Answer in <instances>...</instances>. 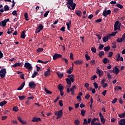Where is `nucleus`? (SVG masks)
Returning a JSON list of instances; mask_svg holds the SVG:
<instances>
[{"label":"nucleus","instance_id":"17","mask_svg":"<svg viewBox=\"0 0 125 125\" xmlns=\"http://www.w3.org/2000/svg\"><path fill=\"white\" fill-rule=\"evenodd\" d=\"M119 24H120L119 21H117L115 22L114 24V31H117L118 30V26H119Z\"/></svg>","mask_w":125,"mask_h":125},{"label":"nucleus","instance_id":"12","mask_svg":"<svg viewBox=\"0 0 125 125\" xmlns=\"http://www.w3.org/2000/svg\"><path fill=\"white\" fill-rule=\"evenodd\" d=\"M62 115H63V111L62 110H60L58 111V115L57 117H56V119L58 120V119H60L61 117H62Z\"/></svg>","mask_w":125,"mask_h":125},{"label":"nucleus","instance_id":"19","mask_svg":"<svg viewBox=\"0 0 125 125\" xmlns=\"http://www.w3.org/2000/svg\"><path fill=\"white\" fill-rule=\"evenodd\" d=\"M72 24V21L71 20L69 21L68 22H66V25L67 27V30L70 31V27H71V24Z\"/></svg>","mask_w":125,"mask_h":125},{"label":"nucleus","instance_id":"53","mask_svg":"<svg viewBox=\"0 0 125 125\" xmlns=\"http://www.w3.org/2000/svg\"><path fill=\"white\" fill-rule=\"evenodd\" d=\"M12 15H14V16H17V11L15 10L13 11L12 12Z\"/></svg>","mask_w":125,"mask_h":125},{"label":"nucleus","instance_id":"7","mask_svg":"<svg viewBox=\"0 0 125 125\" xmlns=\"http://www.w3.org/2000/svg\"><path fill=\"white\" fill-rule=\"evenodd\" d=\"M59 58H62V55L59 54L58 53H55L53 56V60H56V59H58Z\"/></svg>","mask_w":125,"mask_h":125},{"label":"nucleus","instance_id":"61","mask_svg":"<svg viewBox=\"0 0 125 125\" xmlns=\"http://www.w3.org/2000/svg\"><path fill=\"white\" fill-rule=\"evenodd\" d=\"M62 61H65V63H66V64H68V59L66 58H62Z\"/></svg>","mask_w":125,"mask_h":125},{"label":"nucleus","instance_id":"49","mask_svg":"<svg viewBox=\"0 0 125 125\" xmlns=\"http://www.w3.org/2000/svg\"><path fill=\"white\" fill-rule=\"evenodd\" d=\"M96 79H97V76L96 75H93L91 78V81H94Z\"/></svg>","mask_w":125,"mask_h":125},{"label":"nucleus","instance_id":"9","mask_svg":"<svg viewBox=\"0 0 125 125\" xmlns=\"http://www.w3.org/2000/svg\"><path fill=\"white\" fill-rule=\"evenodd\" d=\"M8 10H9V7L7 5H5L4 6V9L3 8H1L0 9V12L3 13L4 11H8Z\"/></svg>","mask_w":125,"mask_h":125},{"label":"nucleus","instance_id":"56","mask_svg":"<svg viewBox=\"0 0 125 125\" xmlns=\"http://www.w3.org/2000/svg\"><path fill=\"white\" fill-rule=\"evenodd\" d=\"M113 11L114 13H118V12H119V8H114Z\"/></svg>","mask_w":125,"mask_h":125},{"label":"nucleus","instance_id":"20","mask_svg":"<svg viewBox=\"0 0 125 125\" xmlns=\"http://www.w3.org/2000/svg\"><path fill=\"white\" fill-rule=\"evenodd\" d=\"M65 81L67 84H69V86H71V84H72V80L70 79V78H66Z\"/></svg>","mask_w":125,"mask_h":125},{"label":"nucleus","instance_id":"22","mask_svg":"<svg viewBox=\"0 0 125 125\" xmlns=\"http://www.w3.org/2000/svg\"><path fill=\"white\" fill-rule=\"evenodd\" d=\"M58 88L60 91H63V89H64V87L62 86V84H59L58 86Z\"/></svg>","mask_w":125,"mask_h":125},{"label":"nucleus","instance_id":"63","mask_svg":"<svg viewBox=\"0 0 125 125\" xmlns=\"http://www.w3.org/2000/svg\"><path fill=\"white\" fill-rule=\"evenodd\" d=\"M48 13H49V11H47V12H46L44 14V17H47Z\"/></svg>","mask_w":125,"mask_h":125},{"label":"nucleus","instance_id":"51","mask_svg":"<svg viewBox=\"0 0 125 125\" xmlns=\"http://www.w3.org/2000/svg\"><path fill=\"white\" fill-rule=\"evenodd\" d=\"M116 61L117 62H119V61H124V58H123V57H121L119 59H117Z\"/></svg>","mask_w":125,"mask_h":125},{"label":"nucleus","instance_id":"21","mask_svg":"<svg viewBox=\"0 0 125 125\" xmlns=\"http://www.w3.org/2000/svg\"><path fill=\"white\" fill-rule=\"evenodd\" d=\"M17 118H18V120H19V122H20V123H21V124H22V125H26L27 124L26 121H23V120H22V119H21V117H20V116H18Z\"/></svg>","mask_w":125,"mask_h":125},{"label":"nucleus","instance_id":"29","mask_svg":"<svg viewBox=\"0 0 125 125\" xmlns=\"http://www.w3.org/2000/svg\"><path fill=\"white\" fill-rule=\"evenodd\" d=\"M57 74L58 75L60 79H62V78H63V76H64V74L61 73V72H57Z\"/></svg>","mask_w":125,"mask_h":125},{"label":"nucleus","instance_id":"14","mask_svg":"<svg viewBox=\"0 0 125 125\" xmlns=\"http://www.w3.org/2000/svg\"><path fill=\"white\" fill-rule=\"evenodd\" d=\"M97 72L96 73L98 74L99 77H101V76H103V71L100 70L99 68H97Z\"/></svg>","mask_w":125,"mask_h":125},{"label":"nucleus","instance_id":"54","mask_svg":"<svg viewBox=\"0 0 125 125\" xmlns=\"http://www.w3.org/2000/svg\"><path fill=\"white\" fill-rule=\"evenodd\" d=\"M104 42H108V40L107 39V38L104 36L103 38Z\"/></svg>","mask_w":125,"mask_h":125},{"label":"nucleus","instance_id":"31","mask_svg":"<svg viewBox=\"0 0 125 125\" xmlns=\"http://www.w3.org/2000/svg\"><path fill=\"white\" fill-rule=\"evenodd\" d=\"M97 120H98V118H94L91 120V125H95V122H96V121H97Z\"/></svg>","mask_w":125,"mask_h":125},{"label":"nucleus","instance_id":"47","mask_svg":"<svg viewBox=\"0 0 125 125\" xmlns=\"http://www.w3.org/2000/svg\"><path fill=\"white\" fill-rule=\"evenodd\" d=\"M74 123L75 125H80V121L79 120H75L74 121Z\"/></svg>","mask_w":125,"mask_h":125},{"label":"nucleus","instance_id":"32","mask_svg":"<svg viewBox=\"0 0 125 125\" xmlns=\"http://www.w3.org/2000/svg\"><path fill=\"white\" fill-rule=\"evenodd\" d=\"M20 66H21V63L19 62L15 63L13 65V67H14V68H16V67H20Z\"/></svg>","mask_w":125,"mask_h":125},{"label":"nucleus","instance_id":"43","mask_svg":"<svg viewBox=\"0 0 125 125\" xmlns=\"http://www.w3.org/2000/svg\"><path fill=\"white\" fill-rule=\"evenodd\" d=\"M85 58L86 59V60H87V61H88V60H90V57L87 54L85 55Z\"/></svg>","mask_w":125,"mask_h":125},{"label":"nucleus","instance_id":"34","mask_svg":"<svg viewBox=\"0 0 125 125\" xmlns=\"http://www.w3.org/2000/svg\"><path fill=\"white\" fill-rule=\"evenodd\" d=\"M6 103H7V102L4 101L3 102H1L0 103V106L1 107H2L3 106H4V105H5V104H6Z\"/></svg>","mask_w":125,"mask_h":125},{"label":"nucleus","instance_id":"3","mask_svg":"<svg viewBox=\"0 0 125 125\" xmlns=\"http://www.w3.org/2000/svg\"><path fill=\"white\" fill-rule=\"evenodd\" d=\"M6 75V69L2 68L0 70V77L1 79H4Z\"/></svg>","mask_w":125,"mask_h":125},{"label":"nucleus","instance_id":"33","mask_svg":"<svg viewBox=\"0 0 125 125\" xmlns=\"http://www.w3.org/2000/svg\"><path fill=\"white\" fill-rule=\"evenodd\" d=\"M115 6L119 7V8H120V9H122V8H124V6H123V5H122L120 3L116 4Z\"/></svg>","mask_w":125,"mask_h":125},{"label":"nucleus","instance_id":"50","mask_svg":"<svg viewBox=\"0 0 125 125\" xmlns=\"http://www.w3.org/2000/svg\"><path fill=\"white\" fill-rule=\"evenodd\" d=\"M13 111H15V112H18V107L14 106L13 108Z\"/></svg>","mask_w":125,"mask_h":125},{"label":"nucleus","instance_id":"41","mask_svg":"<svg viewBox=\"0 0 125 125\" xmlns=\"http://www.w3.org/2000/svg\"><path fill=\"white\" fill-rule=\"evenodd\" d=\"M118 116H119V118H125V112L124 113H122V114H119Z\"/></svg>","mask_w":125,"mask_h":125},{"label":"nucleus","instance_id":"27","mask_svg":"<svg viewBox=\"0 0 125 125\" xmlns=\"http://www.w3.org/2000/svg\"><path fill=\"white\" fill-rule=\"evenodd\" d=\"M25 30L23 31L21 35V39H25L26 38V35L25 34Z\"/></svg>","mask_w":125,"mask_h":125},{"label":"nucleus","instance_id":"64","mask_svg":"<svg viewBox=\"0 0 125 125\" xmlns=\"http://www.w3.org/2000/svg\"><path fill=\"white\" fill-rule=\"evenodd\" d=\"M101 122L102 124H105L106 120L104 118H102L101 119Z\"/></svg>","mask_w":125,"mask_h":125},{"label":"nucleus","instance_id":"5","mask_svg":"<svg viewBox=\"0 0 125 125\" xmlns=\"http://www.w3.org/2000/svg\"><path fill=\"white\" fill-rule=\"evenodd\" d=\"M24 68L28 69V71L32 70V64L29 62H25L24 65Z\"/></svg>","mask_w":125,"mask_h":125},{"label":"nucleus","instance_id":"57","mask_svg":"<svg viewBox=\"0 0 125 125\" xmlns=\"http://www.w3.org/2000/svg\"><path fill=\"white\" fill-rule=\"evenodd\" d=\"M117 101H118V99L115 98V99H114V100L111 102V103H112V104H115V103H116V102H117Z\"/></svg>","mask_w":125,"mask_h":125},{"label":"nucleus","instance_id":"24","mask_svg":"<svg viewBox=\"0 0 125 125\" xmlns=\"http://www.w3.org/2000/svg\"><path fill=\"white\" fill-rule=\"evenodd\" d=\"M74 63L76 64V65H81V64H83V61L82 60H77L75 61L74 62Z\"/></svg>","mask_w":125,"mask_h":125},{"label":"nucleus","instance_id":"42","mask_svg":"<svg viewBox=\"0 0 125 125\" xmlns=\"http://www.w3.org/2000/svg\"><path fill=\"white\" fill-rule=\"evenodd\" d=\"M91 50L92 52H93L94 53H96V48L95 47H92L91 48Z\"/></svg>","mask_w":125,"mask_h":125},{"label":"nucleus","instance_id":"13","mask_svg":"<svg viewBox=\"0 0 125 125\" xmlns=\"http://www.w3.org/2000/svg\"><path fill=\"white\" fill-rule=\"evenodd\" d=\"M45 77H48L50 75V67H48L46 71L44 74Z\"/></svg>","mask_w":125,"mask_h":125},{"label":"nucleus","instance_id":"26","mask_svg":"<svg viewBox=\"0 0 125 125\" xmlns=\"http://www.w3.org/2000/svg\"><path fill=\"white\" fill-rule=\"evenodd\" d=\"M73 66L71 67L67 71H66L67 74H69V75L72 74V72H73Z\"/></svg>","mask_w":125,"mask_h":125},{"label":"nucleus","instance_id":"38","mask_svg":"<svg viewBox=\"0 0 125 125\" xmlns=\"http://www.w3.org/2000/svg\"><path fill=\"white\" fill-rule=\"evenodd\" d=\"M37 75H38V72L37 71H34L31 76V78H32L33 79H34V78H36Z\"/></svg>","mask_w":125,"mask_h":125},{"label":"nucleus","instance_id":"37","mask_svg":"<svg viewBox=\"0 0 125 125\" xmlns=\"http://www.w3.org/2000/svg\"><path fill=\"white\" fill-rule=\"evenodd\" d=\"M85 113H86V111L82 109L81 110V115H82V116H83V117H84V114H85Z\"/></svg>","mask_w":125,"mask_h":125},{"label":"nucleus","instance_id":"28","mask_svg":"<svg viewBox=\"0 0 125 125\" xmlns=\"http://www.w3.org/2000/svg\"><path fill=\"white\" fill-rule=\"evenodd\" d=\"M98 55L100 57V58H102V56H104V51H100L99 52Z\"/></svg>","mask_w":125,"mask_h":125},{"label":"nucleus","instance_id":"35","mask_svg":"<svg viewBox=\"0 0 125 125\" xmlns=\"http://www.w3.org/2000/svg\"><path fill=\"white\" fill-rule=\"evenodd\" d=\"M18 97L21 101H23L26 98V96H19Z\"/></svg>","mask_w":125,"mask_h":125},{"label":"nucleus","instance_id":"62","mask_svg":"<svg viewBox=\"0 0 125 125\" xmlns=\"http://www.w3.org/2000/svg\"><path fill=\"white\" fill-rule=\"evenodd\" d=\"M90 63L91 64V65H92V66H93L95 64V60H93L91 61Z\"/></svg>","mask_w":125,"mask_h":125},{"label":"nucleus","instance_id":"1","mask_svg":"<svg viewBox=\"0 0 125 125\" xmlns=\"http://www.w3.org/2000/svg\"><path fill=\"white\" fill-rule=\"evenodd\" d=\"M67 2L66 3V5H70L72 8V10H75L76 8V3H74V0H66Z\"/></svg>","mask_w":125,"mask_h":125},{"label":"nucleus","instance_id":"36","mask_svg":"<svg viewBox=\"0 0 125 125\" xmlns=\"http://www.w3.org/2000/svg\"><path fill=\"white\" fill-rule=\"evenodd\" d=\"M104 51H108L111 49V47H110V46H107L106 47H104Z\"/></svg>","mask_w":125,"mask_h":125},{"label":"nucleus","instance_id":"45","mask_svg":"<svg viewBox=\"0 0 125 125\" xmlns=\"http://www.w3.org/2000/svg\"><path fill=\"white\" fill-rule=\"evenodd\" d=\"M45 92L47 94H52V92L48 90H47L46 88L45 89Z\"/></svg>","mask_w":125,"mask_h":125},{"label":"nucleus","instance_id":"23","mask_svg":"<svg viewBox=\"0 0 125 125\" xmlns=\"http://www.w3.org/2000/svg\"><path fill=\"white\" fill-rule=\"evenodd\" d=\"M24 86H25V82H23L22 84L20 85V86L17 89L18 90H22L23 89Z\"/></svg>","mask_w":125,"mask_h":125},{"label":"nucleus","instance_id":"2","mask_svg":"<svg viewBox=\"0 0 125 125\" xmlns=\"http://www.w3.org/2000/svg\"><path fill=\"white\" fill-rule=\"evenodd\" d=\"M67 89V93H70V92L71 91L72 95H75V90L77 89V88L76 87V86L73 85L72 87L70 89V88H66Z\"/></svg>","mask_w":125,"mask_h":125},{"label":"nucleus","instance_id":"58","mask_svg":"<svg viewBox=\"0 0 125 125\" xmlns=\"http://www.w3.org/2000/svg\"><path fill=\"white\" fill-rule=\"evenodd\" d=\"M96 22L100 23V22H102V19H99L95 21Z\"/></svg>","mask_w":125,"mask_h":125},{"label":"nucleus","instance_id":"4","mask_svg":"<svg viewBox=\"0 0 125 125\" xmlns=\"http://www.w3.org/2000/svg\"><path fill=\"white\" fill-rule=\"evenodd\" d=\"M28 86L29 88H31L32 89H35L36 88V86H37V84L35 83V82L32 81L29 82L28 84Z\"/></svg>","mask_w":125,"mask_h":125},{"label":"nucleus","instance_id":"55","mask_svg":"<svg viewBox=\"0 0 125 125\" xmlns=\"http://www.w3.org/2000/svg\"><path fill=\"white\" fill-rule=\"evenodd\" d=\"M112 48H117V45L116 44V42L112 43Z\"/></svg>","mask_w":125,"mask_h":125},{"label":"nucleus","instance_id":"11","mask_svg":"<svg viewBox=\"0 0 125 125\" xmlns=\"http://www.w3.org/2000/svg\"><path fill=\"white\" fill-rule=\"evenodd\" d=\"M125 40V33L123 34L122 37L120 39L119 38H117V42H123V41Z\"/></svg>","mask_w":125,"mask_h":125},{"label":"nucleus","instance_id":"15","mask_svg":"<svg viewBox=\"0 0 125 125\" xmlns=\"http://www.w3.org/2000/svg\"><path fill=\"white\" fill-rule=\"evenodd\" d=\"M74 77L75 76L73 74H71V75L69 74L67 76V78H69V79L71 80L72 83H74V81H75V79H74Z\"/></svg>","mask_w":125,"mask_h":125},{"label":"nucleus","instance_id":"16","mask_svg":"<svg viewBox=\"0 0 125 125\" xmlns=\"http://www.w3.org/2000/svg\"><path fill=\"white\" fill-rule=\"evenodd\" d=\"M75 13L76 15H77V16H79V17H82V15L83 14V13L82 12V11L79 10H77L75 11Z\"/></svg>","mask_w":125,"mask_h":125},{"label":"nucleus","instance_id":"10","mask_svg":"<svg viewBox=\"0 0 125 125\" xmlns=\"http://www.w3.org/2000/svg\"><path fill=\"white\" fill-rule=\"evenodd\" d=\"M41 121H42L41 118H37L36 117H33L32 120L33 123H39V122H41Z\"/></svg>","mask_w":125,"mask_h":125},{"label":"nucleus","instance_id":"40","mask_svg":"<svg viewBox=\"0 0 125 125\" xmlns=\"http://www.w3.org/2000/svg\"><path fill=\"white\" fill-rule=\"evenodd\" d=\"M37 28L39 29L40 30L42 31V29H43V25H42V24H40L39 26H38V27Z\"/></svg>","mask_w":125,"mask_h":125},{"label":"nucleus","instance_id":"59","mask_svg":"<svg viewBox=\"0 0 125 125\" xmlns=\"http://www.w3.org/2000/svg\"><path fill=\"white\" fill-rule=\"evenodd\" d=\"M43 51V48H39L38 49V50L37 51V52H42V51Z\"/></svg>","mask_w":125,"mask_h":125},{"label":"nucleus","instance_id":"60","mask_svg":"<svg viewBox=\"0 0 125 125\" xmlns=\"http://www.w3.org/2000/svg\"><path fill=\"white\" fill-rule=\"evenodd\" d=\"M103 47H104V45L101 44V45H100L99 48L100 50H102V49H103Z\"/></svg>","mask_w":125,"mask_h":125},{"label":"nucleus","instance_id":"30","mask_svg":"<svg viewBox=\"0 0 125 125\" xmlns=\"http://www.w3.org/2000/svg\"><path fill=\"white\" fill-rule=\"evenodd\" d=\"M114 89L115 91H118V90H122V87L117 85L114 88Z\"/></svg>","mask_w":125,"mask_h":125},{"label":"nucleus","instance_id":"18","mask_svg":"<svg viewBox=\"0 0 125 125\" xmlns=\"http://www.w3.org/2000/svg\"><path fill=\"white\" fill-rule=\"evenodd\" d=\"M5 26H6V21H5L4 20L0 22V27H5Z\"/></svg>","mask_w":125,"mask_h":125},{"label":"nucleus","instance_id":"39","mask_svg":"<svg viewBox=\"0 0 125 125\" xmlns=\"http://www.w3.org/2000/svg\"><path fill=\"white\" fill-rule=\"evenodd\" d=\"M24 19L26 21H29V19H28V13L27 12L24 13Z\"/></svg>","mask_w":125,"mask_h":125},{"label":"nucleus","instance_id":"8","mask_svg":"<svg viewBox=\"0 0 125 125\" xmlns=\"http://www.w3.org/2000/svg\"><path fill=\"white\" fill-rule=\"evenodd\" d=\"M111 13V10H106L105 9L103 13V16L104 17H107V15H110V14Z\"/></svg>","mask_w":125,"mask_h":125},{"label":"nucleus","instance_id":"52","mask_svg":"<svg viewBox=\"0 0 125 125\" xmlns=\"http://www.w3.org/2000/svg\"><path fill=\"white\" fill-rule=\"evenodd\" d=\"M70 59L74 60V54H73V53H71L70 54Z\"/></svg>","mask_w":125,"mask_h":125},{"label":"nucleus","instance_id":"6","mask_svg":"<svg viewBox=\"0 0 125 125\" xmlns=\"http://www.w3.org/2000/svg\"><path fill=\"white\" fill-rule=\"evenodd\" d=\"M111 73H114V74H116V75H118L120 73V69L117 67V66H115L112 70H110Z\"/></svg>","mask_w":125,"mask_h":125},{"label":"nucleus","instance_id":"48","mask_svg":"<svg viewBox=\"0 0 125 125\" xmlns=\"http://www.w3.org/2000/svg\"><path fill=\"white\" fill-rule=\"evenodd\" d=\"M83 125H88V124H87V120L86 118H84L83 119Z\"/></svg>","mask_w":125,"mask_h":125},{"label":"nucleus","instance_id":"46","mask_svg":"<svg viewBox=\"0 0 125 125\" xmlns=\"http://www.w3.org/2000/svg\"><path fill=\"white\" fill-rule=\"evenodd\" d=\"M59 105H60L61 107H62L63 106V101H62V100H60L59 101Z\"/></svg>","mask_w":125,"mask_h":125},{"label":"nucleus","instance_id":"25","mask_svg":"<svg viewBox=\"0 0 125 125\" xmlns=\"http://www.w3.org/2000/svg\"><path fill=\"white\" fill-rule=\"evenodd\" d=\"M103 62L104 64H107V63H109L110 62V61L108 59L104 58L103 60Z\"/></svg>","mask_w":125,"mask_h":125},{"label":"nucleus","instance_id":"44","mask_svg":"<svg viewBox=\"0 0 125 125\" xmlns=\"http://www.w3.org/2000/svg\"><path fill=\"white\" fill-rule=\"evenodd\" d=\"M93 85L96 89H97L98 88V84L96 82H94L93 83Z\"/></svg>","mask_w":125,"mask_h":125}]
</instances>
